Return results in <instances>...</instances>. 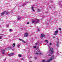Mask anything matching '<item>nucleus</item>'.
<instances>
[{
  "label": "nucleus",
  "instance_id": "dca6fc26",
  "mask_svg": "<svg viewBox=\"0 0 62 62\" xmlns=\"http://www.w3.org/2000/svg\"><path fill=\"white\" fill-rule=\"evenodd\" d=\"M17 46L18 48H19L20 47V45L18 44L17 45Z\"/></svg>",
  "mask_w": 62,
  "mask_h": 62
},
{
  "label": "nucleus",
  "instance_id": "412c9836",
  "mask_svg": "<svg viewBox=\"0 0 62 62\" xmlns=\"http://www.w3.org/2000/svg\"><path fill=\"white\" fill-rule=\"evenodd\" d=\"M45 41L47 42V43H48V42H49V41L47 40H46Z\"/></svg>",
  "mask_w": 62,
  "mask_h": 62
},
{
  "label": "nucleus",
  "instance_id": "1a4fd4ad",
  "mask_svg": "<svg viewBox=\"0 0 62 62\" xmlns=\"http://www.w3.org/2000/svg\"><path fill=\"white\" fill-rule=\"evenodd\" d=\"M22 19V17H20L18 16L17 17V20H18L19 21L21 20Z\"/></svg>",
  "mask_w": 62,
  "mask_h": 62
},
{
  "label": "nucleus",
  "instance_id": "9d476101",
  "mask_svg": "<svg viewBox=\"0 0 62 62\" xmlns=\"http://www.w3.org/2000/svg\"><path fill=\"white\" fill-rule=\"evenodd\" d=\"M31 9L33 11H35V10H34V7L33 6L32 7H31Z\"/></svg>",
  "mask_w": 62,
  "mask_h": 62
},
{
  "label": "nucleus",
  "instance_id": "f704fd0d",
  "mask_svg": "<svg viewBox=\"0 0 62 62\" xmlns=\"http://www.w3.org/2000/svg\"><path fill=\"white\" fill-rule=\"evenodd\" d=\"M7 27H8V25H7Z\"/></svg>",
  "mask_w": 62,
  "mask_h": 62
},
{
  "label": "nucleus",
  "instance_id": "4c0bfd02",
  "mask_svg": "<svg viewBox=\"0 0 62 62\" xmlns=\"http://www.w3.org/2000/svg\"><path fill=\"white\" fill-rule=\"evenodd\" d=\"M29 22H27V24H29Z\"/></svg>",
  "mask_w": 62,
  "mask_h": 62
},
{
  "label": "nucleus",
  "instance_id": "9b49d317",
  "mask_svg": "<svg viewBox=\"0 0 62 62\" xmlns=\"http://www.w3.org/2000/svg\"><path fill=\"white\" fill-rule=\"evenodd\" d=\"M2 53L3 54H5V50H3L2 51Z\"/></svg>",
  "mask_w": 62,
  "mask_h": 62
},
{
  "label": "nucleus",
  "instance_id": "c9c22d12",
  "mask_svg": "<svg viewBox=\"0 0 62 62\" xmlns=\"http://www.w3.org/2000/svg\"><path fill=\"white\" fill-rule=\"evenodd\" d=\"M1 38H2V37L0 36V39H1Z\"/></svg>",
  "mask_w": 62,
  "mask_h": 62
},
{
  "label": "nucleus",
  "instance_id": "a19ab883",
  "mask_svg": "<svg viewBox=\"0 0 62 62\" xmlns=\"http://www.w3.org/2000/svg\"><path fill=\"white\" fill-rule=\"evenodd\" d=\"M30 62H32V61H30Z\"/></svg>",
  "mask_w": 62,
  "mask_h": 62
},
{
  "label": "nucleus",
  "instance_id": "c85d7f7f",
  "mask_svg": "<svg viewBox=\"0 0 62 62\" xmlns=\"http://www.w3.org/2000/svg\"><path fill=\"white\" fill-rule=\"evenodd\" d=\"M19 40H20V41H22V40H22V39H19Z\"/></svg>",
  "mask_w": 62,
  "mask_h": 62
},
{
  "label": "nucleus",
  "instance_id": "f8f14e48",
  "mask_svg": "<svg viewBox=\"0 0 62 62\" xmlns=\"http://www.w3.org/2000/svg\"><path fill=\"white\" fill-rule=\"evenodd\" d=\"M13 54H14L13 53H12L11 54H8V55H9V56H10V55L12 56V55H13Z\"/></svg>",
  "mask_w": 62,
  "mask_h": 62
},
{
  "label": "nucleus",
  "instance_id": "6e6552de",
  "mask_svg": "<svg viewBox=\"0 0 62 62\" xmlns=\"http://www.w3.org/2000/svg\"><path fill=\"white\" fill-rule=\"evenodd\" d=\"M7 49L8 50H9V49H11V50H13V48L12 47L10 46L9 47H8L7 48Z\"/></svg>",
  "mask_w": 62,
  "mask_h": 62
},
{
  "label": "nucleus",
  "instance_id": "2f4dec72",
  "mask_svg": "<svg viewBox=\"0 0 62 62\" xmlns=\"http://www.w3.org/2000/svg\"><path fill=\"white\" fill-rule=\"evenodd\" d=\"M9 31H10V32H11V30L10 29L9 30Z\"/></svg>",
  "mask_w": 62,
  "mask_h": 62
},
{
  "label": "nucleus",
  "instance_id": "4be33fe9",
  "mask_svg": "<svg viewBox=\"0 0 62 62\" xmlns=\"http://www.w3.org/2000/svg\"><path fill=\"white\" fill-rule=\"evenodd\" d=\"M58 51H57V53H56V55H58Z\"/></svg>",
  "mask_w": 62,
  "mask_h": 62
},
{
  "label": "nucleus",
  "instance_id": "f257e3e1",
  "mask_svg": "<svg viewBox=\"0 0 62 62\" xmlns=\"http://www.w3.org/2000/svg\"><path fill=\"white\" fill-rule=\"evenodd\" d=\"M47 46L49 47V52L51 54L54 53V51H53V48H50V46H49V45H48Z\"/></svg>",
  "mask_w": 62,
  "mask_h": 62
},
{
  "label": "nucleus",
  "instance_id": "39448f33",
  "mask_svg": "<svg viewBox=\"0 0 62 62\" xmlns=\"http://www.w3.org/2000/svg\"><path fill=\"white\" fill-rule=\"evenodd\" d=\"M5 13H6V14H8V12L5 11L4 12H3L1 14V16H3V15H4V14Z\"/></svg>",
  "mask_w": 62,
  "mask_h": 62
},
{
  "label": "nucleus",
  "instance_id": "bb28decb",
  "mask_svg": "<svg viewBox=\"0 0 62 62\" xmlns=\"http://www.w3.org/2000/svg\"><path fill=\"white\" fill-rule=\"evenodd\" d=\"M33 47L34 48H36V46H34Z\"/></svg>",
  "mask_w": 62,
  "mask_h": 62
},
{
  "label": "nucleus",
  "instance_id": "7ed1b4c3",
  "mask_svg": "<svg viewBox=\"0 0 62 62\" xmlns=\"http://www.w3.org/2000/svg\"><path fill=\"white\" fill-rule=\"evenodd\" d=\"M54 55H53L51 56V58H50V59L49 60H48L47 61H46V62H49L51 61H52V60H53V59H54Z\"/></svg>",
  "mask_w": 62,
  "mask_h": 62
},
{
  "label": "nucleus",
  "instance_id": "473e14b6",
  "mask_svg": "<svg viewBox=\"0 0 62 62\" xmlns=\"http://www.w3.org/2000/svg\"><path fill=\"white\" fill-rule=\"evenodd\" d=\"M37 57H35V59H37Z\"/></svg>",
  "mask_w": 62,
  "mask_h": 62
},
{
  "label": "nucleus",
  "instance_id": "f3484780",
  "mask_svg": "<svg viewBox=\"0 0 62 62\" xmlns=\"http://www.w3.org/2000/svg\"><path fill=\"white\" fill-rule=\"evenodd\" d=\"M15 44L14 43L13 44V47H15Z\"/></svg>",
  "mask_w": 62,
  "mask_h": 62
},
{
  "label": "nucleus",
  "instance_id": "20e7f679",
  "mask_svg": "<svg viewBox=\"0 0 62 62\" xmlns=\"http://www.w3.org/2000/svg\"><path fill=\"white\" fill-rule=\"evenodd\" d=\"M58 30H57L55 31H54V33L53 35H57V34H58Z\"/></svg>",
  "mask_w": 62,
  "mask_h": 62
},
{
  "label": "nucleus",
  "instance_id": "c756f323",
  "mask_svg": "<svg viewBox=\"0 0 62 62\" xmlns=\"http://www.w3.org/2000/svg\"><path fill=\"white\" fill-rule=\"evenodd\" d=\"M53 39H54L55 38V37L54 36H53Z\"/></svg>",
  "mask_w": 62,
  "mask_h": 62
},
{
  "label": "nucleus",
  "instance_id": "aec40b11",
  "mask_svg": "<svg viewBox=\"0 0 62 62\" xmlns=\"http://www.w3.org/2000/svg\"><path fill=\"white\" fill-rule=\"evenodd\" d=\"M21 55L20 54H18V56L19 57H21Z\"/></svg>",
  "mask_w": 62,
  "mask_h": 62
},
{
  "label": "nucleus",
  "instance_id": "423d86ee",
  "mask_svg": "<svg viewBox=\"0 0 62 62\" xmlns=\"http://www.w3.org/2000/svg\"><path fill=\"white\" fill-rule=\"evenodd\" d=\"M28 35V33H24V37H27Z\"/></svg>",
  "mask_w": 62,
  "mask_h": 62
},
{
  "label": "nucleus",
  "instance_id": "e433bc0d",
  "mask_svg": "<svg viewBox=\"0 0 62 62\" xmlns=\"http://www.w3.org/2000/svg\"><path fill=\"white\" fill-rule=\"evenodd\" d=\"M60 2H58V4H60Z\"/></svg>",
  "mask_w": 62,
  "mask_h": 62
},
{
  "label": "nucleus",
  "instance_id": "393cba45",
  "mask_svg": "<svg viewBox=\"0 0 62 62\" xmlns=\"http://www.w3.org/2000/svg\"><path fill=\"white\" fill-rule=\"evenodd\" d=\"M38 12H39V11H40V10L39 9H38Z\"/></svg>",
  "mask_w": 62,
  "mask_h": 62
},
{
  "label": "nucleus",
  "instance_id": "cd10ccee",
  "mask_svg": "<svg viewBox=\"0 0 62 62\" xmlns=\"http://www.w3.org/2000/svg\"><path fill=\"white\" fill-rule=\"evenodd\" d=\"M51 54H48V56H51Z\"/></svg>",
  "mask_w": 62,
  "mask_h": 62
},
{
  "label": "nucleus",
  "instance_id": "0eeeda50",
  "mask_svg": "<svg viewBox=\"0 0 62 62\" xmlns=\"http://www.w3.org/2000/svg\"><path fill=\"white\" fill-rule=\"evenodd\" d=\"M39 20L38 19H36L35 20V23H39Z\"/></svg>",
  "mask_w": 62,
  "mask_h": 62
},
{
  "label": "nucleus",
  "instance_id": "5701e85b",
  "mask_svg": "<svg viewBox=\"0 0 62 62\" xmlns=\"http://www.w3.org/2000/svg\"><path fill=\"white\" fill-rule=\"evenodd\" d=\"M52 43H49V45H52Z\"/></svg>",
  "mask_w": 62,
  "mask_h": 62
},
{
  "label": "nucleus",
  "instance_id": "58836bf2",
  "mask_svg": "<svg viewBox=\"0 0 62 62\" xmlns=\"http://www.w3.org/2000/svg\"><path fill=\"white\" fill-rule=\"evenodd\" d=\"M6 59H5L4 60V61H6Z\"/></svg>",
  "mask_w": 62,
  "mask_h": 62
},
{
  "label": "nucleus",
  "instance_id": "72a5a7b5",
  "mask_svg": "<svg viewBox=\"0 0 62 62\" xmlns=\"http://www.w3.org/2000/svg\"><path fill=\"white\" fill-rule=\"evenodd\" d=\"M37 44H38V43H35V45H37Z\"/></svg>",
  "mask_w": 62,
  "mask_h": 62
},
{
  "label": "nucleus",
  "instance_id": "a878e982",
  "mask_svg": "<svg viewBox=\"0 0 62 62\" xmlns=\"http://www.w3.org/2000/svg\"><path fill=\"white\" fill-rule=\"evenodd\" d=\"M59 30H60V31H61V28H59Z\"/></svg>",
  "mask_w": 62,
  "mask_h": 62
},
{
  "label": "nucleus",
  "instance_id": "ddd939ff",
  "mask_svg": "<svg viewBox=\"0 0 62 62\" xmlns=\"http://www.w3.org/2000/svg\"><path fill=\"white\" fill-rule=\"evenodd\" d=\"M44 36H45L44 34H41V38H43V37H44Z\"/></svg>",
  "mask_w": 62,
  "mask_h": 62
},
{
  "label": "nucleus",
  "instance_id": "ea45409f",
  "mask_svg": "<svg viewBox=\"0 0 62 62\" xmlns=\"http://www.w3.org/2000/svg\"><path fill=\"white\" fill-rule=\"evenodd\" d=\"M30 57L31 58H32V57Z\"/></svg>",
  "mask_w": 62,
  "mask_h": 62
},
{
  "label": "nucleus",
  "instance_id": "f03ea898",
  "mask_svg": "<svg viewBox=\"0 0 62 62\" xmlns=\"http://www.w3.org/2000/svg\"><path fill=\"white\" fill-rule=\"evenodd\" d=\"M36 50L37 52H36V53H35V54H36L38 55V54H42V53L39 52L40 51L38 49V47L37 48Z\"/></svg>",
  "mask_w": 62,
  "mask_h": 62
},
{
  "label": "nucleus",
  "instance_id": "6ab92c4d",
  "mask_svg": "<svg viewBox=\"0 0 62 62\" xmlns=\"http://www.w3.org/2000/svg\"><path fill=\"white\" fill-rule=\"evenodd\" d=\"M42 62H45V60H42Z\"/></svg>",
  "mask_w": 62,
  "mask_h": 62
},
{
  "label": "nucleus",
  "instance_id": "7c9ffc66",
  "mask_svg": "<svg viewBox=\"0 0 62 62\" xmlns=\"http://www.w3.org/2000/svg\"><path fill=\"white\" fill-rule=\"evenodd\" d=\"M38 31H39V29H38L37 30Z\"/></svg>",
  "mask_w": 62,
  "mask_h": 62
},
{
  "label": "nucleus",
  "instance_id": "2eb2a0df",
  "mask_svg": "<svg viewBox=\"0 0 62 62\" xmlns=\"http://www.w3.org/2000/svg\"><path fill=\"white\" fill-rule=\"evenodd\" d=\"M59 44V42H57L56 43V45L57 46V47H59V46H58Z\"/></svg>",
  "mask_w": 62,
  "mask_h": 62
},
{
  "label": "nucleus",
  "instance_id": "a211bd4d",
  "mask_svg": "<svg viewBox=\"0 0 62 62\" xmlns=\"http://www.w3.org/2000/svg\"><path fill=\"white\" fill-rule=\"evenodd\" d=\"M26 2H25V3H24L23 4V6H24L25 5H26Z\"/></svg>",
  "mask_w": 62,
  "mask_h": 62
},
{
  "label": "nucleus",
  "instance_id": "b1692460",
  "mask_svg": "<svg viewBox=\"0 0 62 62\" xmlns=\"http://www.w3.org/2000/svg\"><path fill=\"white\" fill-rule=\"evenodd\" d=\"M22 42H23L24 43V42H25V41L23 40H22Z\"/></svg>",
  "mask_w": 62,
  "mask_h": 62
},
{
  "label": "nucleus",
  "instance_id": "4468645a",
  "mask_svg": "<svg viewBox=\"0 0 62 62\" xmlns=\"http://www.w3.org/2000/svg\"><path fill=\"white\" fill-rule=\"evenodd\" d=\"M32 23H36V21H32L31 22Z\"/></svg>",
  "mask_w": 62,
  "mask_h": 62
}]
</instances>
